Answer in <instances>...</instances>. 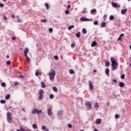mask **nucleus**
<instances>
[{"label": "nucleus", "mask_w": 131, "mask_h": 131, "mask_svg": "<svg viewBox=\"0 0 131 131\" xmlns=\"http://www.w3.org/2000/svg\"><path fill=\"white\" fill-rule=\"evenodd\" d=\"M111 62H112V70L115 71V70L117 69V67H118V63H117L116 60L112 57H111Z\"/></svg>", "instance_id": "obj_1"}, {"label": "nucleus", "mask_w": 131, "mask_h": 131, "mask_svg": "<svg viewBox=\"0 0 131 131\" xmlns=\"http://www.w3.org/2000/svg\"><path fill=\"white\" fill-rule=\"evenodd\" d=\"M48 75L50 76V80H53L55 78V76H56V71L53 69H51L48 73Z\"/></svg>", "instance_id": "obj_2"}, {"label": "nucleus", "mask_w": 131, "mask_h": 131, "mask_svg": "<svg viewBox=\"0 0 131 131\" xmlns=\"http://www.w3.org/2000/svg\"><path fill=\"white\" fill-rule=\"evenodd\" d=\"M7 117L8 122L9 123H12V122L13 121V119H12V113H7Z\"/></svg>", "instance_id": "obj_3"}, {"label": "nucleus", "mask_w": 131, "mask_h": 131, "mask_svg": "<svg viewBox=\"0 0 131 131\" xmlns=\"http://www.w3.org/2000/svg\"><path fill=\"white\" fill-rule=\"evenodd\" d=\"M43 94H45V91H43L42 90H40L39 92V94L40 95L39 96V100H41L42 99L43 97Z\"/></svg>", "instance_id": "obj_4"}, {"label": "nucleus", "mask_w": 131, "mask_h": 131, "mask_svg": "<svg viewBox=\"0 0 131 131\" xmlns=\"http://www.w3.org/2000/svg\"><path fill=\"white\" fill-rule=\"evenodd\" d=\"M85 106H87V108L89 110H91L92 109V104L89 101H87L85 103Z\"/></svg>", "instance_id": "obj_5"}, {"label": "nucleus", "mask_w": 131, "mask_h": 131, "mask_svg": "<svg viewBox=\"0 0 131 131\" xmlns=\"http://www.w3.org/2000/svg\"><path fill=\"white\" fill-rule=\"evenodd\" d=\"M52 110H53L51 108H49L47 110V114L49 115V116H51V115L53 114V112H52Z\"/></svg>", "instance_id": "obj_6"}, {"label": "nucleus", "mask_w": 131, "mask_h": 131, "mask_svg": "<svg viewBox=\"0 0 131 131\" xmlns=\"http://www.w3.org/2000/svg\"><path fill=\"white\" fill-rule=\"evenodd\" d=\"M112 5L114 8H120V5L117 4V3H116L113 2L112 3Z\"/></svg>", "instance_id": "obj_7"}, {"label": "nucleus", "mask_w": 131, "mask_h": 131, "mask_svg": "<svg viewBox=\"0 0 131 131\" xmlns=\"http://www.w3.org/2000/svg\"><path fill=\"white\" fill-rule=\"evenodd\" d=\"M28 53H29V49L27 48H26L25 49V51H24L25 57H27V54H28Z\"/></svg>", "instance_id": "obj_8"}, {"label": "nucleus", "mask_w": 131, "mask_h": 131, "mask_svg": "<svg viewBox=\"0 0 131 131\" xmlns=\"http://www.w3.org/2000/svg\"><path fill=\"white\" fill-rule=\"evenodd\" d=\"M80 20L81 21H85V22H88L89 21H91V19H90L89 18H85L84 17H83L80 18Z\"/></svg>", "instance_id": "obj_9"}, {"label": "nucleus", "mask_w": 131, "mask_h": 131, "mask_svg": "<svg viewBox=\"0 0 131 131\" xmlns=\"http://www.w3.org/2000/svg\"><path fill=\"white\" fill-rule=\"evenodd\" d=\"M89 85L91 90L94 89V85H93V82H92L91 81H89Z\"/></svg>", "instance_id": "obj_10"}, {"label": "nucleus", "mask_w": 131, "mask_h": 131, "mask_svg": "<svg viewBox=\"0 0 131 131\" xmlns=\"http://www.w3.org/2000/svg\"><path fill=\"white\" fill-rule=\"evenodd\" d=\"M97 46V41H94L91 45V47H96Z\"/></svg>", "instance_id": "obj_11"}, {"label": "nucleus", "mask_w": 131, "mask_h": 131, "mask_svg": "<svg viewBox=\"0 0 131 131\" xmlns=\"http://www.w3.org/2000/svg\"><path fill=\"white\" fill-rule=\"evenodd\" d=\"M126 12H127V9H123L121 10V14H122V15H124Z\"/></svg>", "instance_id": "obj_12"}, {"label": "nucleus", "mask_w": 131, "mask_h": 131, "mask_svg": "<svg viewBox=\"0 0 131 131\" xmlns=\"http://www.w3.org/2000/svg\"><path fill=\"white\" fill-rule=\"evenodd\" d=\"M37 113V108H35L32 111V114H36Z\"/></svg>", "instance_id": "obj_13"}, {"label": "nucleus", "mask_w": 131, "mask_h": 131, "mask_svg": "<svg viewBox=\"0 0 131 131\" xmlns=\"http://www.w3.org/2000/svg\"><path fill=\"white\" fill-rule=\"evenodd\" d=\"M41 88H42V89H45V88L47 86V85H46V84H45V82H41Z\"/></svg>", "instance_id": "obj_14"}, {"label": "nucleus", "mask_w": 131, "mask_h": 131, "mask_svg": "<svg viewBox=\"0 0 131 131\" xmlns=\"http://www.w3.org/2000/svg\"><path fill=\"white\" fill-rule=\"evenodd\" d=\"M82 33H83L84 34H86V33H87V32H88V31H86V29L83 28V29H82Z\"/></svg>", "instance_id": "obj_15"}, {"label": "nucleus", "mask_w": 131, "mask_h": 131, "mask_svg": "<svg viewBox=\"0 0 131 131\" xmlns=\"http://www.w3.org/2000/svg\"><path fill=\"white\" fill-rule=\"evenodd\" d=\"M53 91L55 92V93H58V89L56 86L53 88Z\"/></svg>", "instance_id": "obj_16"}, {"label": "nucleus", "mask_w": 131, "mask_h": 131, "mask_svg": "<svg viewBox=\"0 0 131 131\" xmlns=\"http://www.w3.org/2000/svg\"><path fill=\"white\" fill-rule=\"evenodd\" d=\"M109 72H110L109 69L106 68L105 69V74H106V75L109 76Z\"/></svg>", "instance_id": "obj_17"}, {"label": "nucleus", "mask_w": 131, "mask_h": 131, "mask_svg": "<svg viewBox=\"0 0 131 131\" xmlns=\"http://www.w3.org/2000/svg\"><path fill=\"white\" fill-rule=\"evenodd\" d=\"M101 27L102 28L106 27V23L105 22L102 23L101 25Z\"/></svg>", "instance_id": "obj_18"}, {"label": "nucleus", "mask_w": 131, "mask_h": 131, "mask_svg": "<svg viewBox=\"0 0 131 131\" xmlns=\"http://www.w3.org/2000/svg\"><path fill=\"white\" fill-rule=\"evenodd\" d=\"M119 86H120V88H123V86H124V82H120V83H119Z\"/></svg>", "instance_id": "obj_19"}, {"label": "nucleus", "mask_w": 131, "mask_h": 131, "mask_svg": "<svg viewBox=\"0 0 131 131\" xmlns=\"http://www.w3.org/2000/svg\"><path fill=\"white\" fill-rule=\"evenodd\" d=\"M96 124H100V123H101V119H97V120L96 121Z\"/></svg>", "instance_id": "obj_20"}, {"label": "nucleus", "mask_w": 131, "mask_h": 131, "mask_svg": "<svg viewBox=\"0 0 131 131\" xmlns=\"http://www.w3.org/2000/svg\"><path fill=\"white\" fill-rule=\"evenodd\" d=\"M32 127L34 129H36L37 128V125L36 124H33Z\"/></svg>", "instance_id": "obj_21"}, {"label": "nucleus", "mask_w": 131, "mask_h": 131, "mask_svg": "<svg viewBox=\"0 0 131 131\" xmlns=\"http://www.w3.org/2000/svg\"><path fill=\"white\" fill-rule=\"evenodd\" d=\"M26 58L27 61L29 63L30 62V58L27 55V56H25Z\"/></svg>", "instance_id": "obj_22"}, {"label": "nucleus", "mask_w": 131, "mask_h": 131, "mask_svg": "<svg viewBox=\"0 0 131 131\" xmlns=\"http://www.w3.org/2000/svg\"><path fill=\"white\" fill-rule=\"evenodd\" d=\"M35 75L36 76H38V75H41V72H36Z\"/></svg>", "instance_id": "obj_23"}, {"label": "nucleus", "mask_w": 131, "mask_h": 131, "mask_svg": "<svg viewBox=\"0 0 131 131\" xmlns=\"http://www.w3.org/2000/svg\"><path fill=\"white\" fill-rule=\"evenodd\" d=\"M10 97H11V95H10V94H8V95L6 96L5 99H6V100H9V99H10Z\"/></svg>", "instance_id": "obj_24"}, {"label": "nucleus", "mask_w": 131, "mask_h": 131, "mask_svg": "<svg viewBox=\"0 0 131 131\" xmlns=\"http://www.w3.org/2000/svg\"><path fill=\"white\" fill-rule=\"evenodd\" d=\"M76 37H77L78 38H79V37H80V32H78V33L76 34Z\"/></svg>", "instance_id": "obj_25"}, {"label": "nucleus", "mask_w": 131, "mask_h": 131, "mask_svg": "<svg viewBox=\"0 0 131 131\" xmlns=\"http://www.w3.org/2000/svg\"><path fill=\"white\" fill-rule=\"evenodd\" d=\"M69 73L70 74H74L75 72H74V71H73V70H70L69 71Z\"/></svg>", "instance_id": "obj_26"}, {"label": "nucleus", "mask_w": 131, "mask_h": 131, "mask_svg": "<svg viewBox=\"0 0 131 131\" xmlns=\"http://www.w3.org/2000/svg\"><path fill=\"white\" fill-rule=\"evenodd\" d=\"M40 113H42V111L41 110H37V114H40Z\"/></svg>", "instance_id": "obj_27"}, {"label": "nucleus", "mask_w": 131, "mask_h": 131, "mask_svg": "<svg viewBox=\"0 0 131 131\" xmlns=\"http://www.w3.org/2000/svg\"><path fill=\"white\" fill-rule=\"evenodd\" d=\"M72 28H74V26L72 25L68 27L69 30H71V29H72Z\"/></svg>", "instance_id": "obj_28"}, {"label": "nucleus", "mask_w": 131, "mask_h": 131, "mask_svg": "<svg viewBox=\"0 0 131 131\" xmlns=\"http://www.w3.org/2000/svg\"><path fill=\"white\" fill-rule=\"evenodd\" d=\"M109 65H110V63H109V61H106L105 62V66L106 67H109Z\"/></svg>", "instance_id": "obj_29"}, {"label": "nucleus", "mask_w": 131, "mask_h": 131, "mask_svg": "<svg viewBox=\"0 0 131 131\" xmlns=\"http://www.w3.org/2000/svg\"><path fill=\"white\" fill-rule=\"evenodd\" d=\"M41 22L42 23H46V22H48V20H47L46 19H45L43 20L41 19Z\"/></svg>", "instance_id": "obj_30"}, {"label": "nucleus", "mask_w": 131, "mask_h": 131, "mask_svg": "<svg viewBox=\"0 0 131 131\" xmlns=\"http://www.w3.org/2000/svg\"><path fill=\"white\" fill-rule=\"evenodd\" d=\"M54 95H53V94H50V95H49V98H50V99H54Z\"/></svg>", "instance_id": "obj_31"}, {"label": "nucleus", "mask_w": 131, "mask_h": 131, "mask_svg": "<svg viewBox=\"0 0 131 131\" xmlns=\"http://www.w3.org/2000/svg\"><path fill=\"white\" fill-rule=\"evenodd\" d=\"M110 20H114V16H113V15H111L110 16Z\"/></svg>", "instance_id": "obj_32"}, {"label": "nucleus", "mask_w": 131, "mask_h": 131, "mask_svg": "<svg viewBox=\"0 0 131 131\" xmlns=\"http://www.w3.org/2000/svg\"><path fill=\"white\" fill-rule=\"evenodd\" d=\"M1 85H2V86H3V88H5V86H6V83H5V82H2V84H1Z\"/></svg>", "instance_id": "obj_33"}, {"label": "nucleus", "mask_w": 131, "mask_h": 131, "mask_svg": "<svg viewBox=\"0 0 131 131\" xmlns=\"http://www.w3.org/2000/svg\"><path fill=\"white\" fill-rule=\"evenodd\" d=\"M97 12V10L96 9H93L91 10V13H96Z\"/></svg>", "instance_id": "obj_34"}, {"label": "nucleus", "mask_w": 131, "mask_h": 131, "mask_svg": "<svg viewBox=\"0 0 131 131\" xmlns=\"http://www.w3.org/2000/svg\"><path fill=\"white\" fill-rule=\"evenodd\" d=\"M1 103L2 104H6V100H1Z\"/></svg>", "instance_id": "obj_35"}, {"label": "nucleus", "mask_w": 131, "mask_h": 131, "mask_svg": "<svg viewBox=\"0 0 131 131\" xmlns=\"http://www.w3.org/2000/svg\"><path fill=\"white\" fill-rule=\"evenodd\" d=\"M125 76V75H124V74H123L121 76V79H124Z\"/></svg>", "instance_id": "obj_36"}, {"label": "nucleus", "mask_w": 131, "mask_h": 131, "mask_svg": "<svg viewBox=\"0 0 131 131\" xmlns=\"http://www.w3.org/2000/svg\"><path fill=\"white\" fill-rule=\"evenodd\" d=\"M45 6H46V9H49V4L48 3H45Z\"/></svg>", "instance_id": "obj_37"}, {"label": "nucleus", "mask_w": 131, "mask_h": 131, "mask_svg": "<svg viewBox=\"0 0 131 131\" xmlns=\"http://www.w3.org/2000/svg\"><path fill=\"white\" fill-rule=\"evenodd\" d=\"M68 127H69V128H72V125L71 124H68Z\"/></svg>", "instance_id": "obj_38"}, {"label": "nucleus", "mask_w": 131, "mask_h": 131, "mask_svg": "<svg viewBox=\"0 0 131 131\" xmlns=\"http://www.w3.org/2000/svg\"><path fill=\"white\" fill-rule=\"evenodd\" d=\"M47 127H46V126H42L41 127V128L42 129V130H46V128Z\"/></svg>", "instance_id": "obj_39"}, {"label": "nucleus", "mask_w": 131, "mask_h": 131, "mask_svg": "<svg viewBox=\"0 0 131 131\" xmlns=\"http://www.w3.org/2000/svg\"><path fill=\"white\" fill-rule=\"evenodd\" d=\"M54 59H55L56 60H58V59H59V57H58L57 55H55L54 57Z\"/></svg>", "instance_id": "obj_40"}, {"label": "nucleus", "mask_w": 131, "mask_h": 131, "mask_svg": "<svg viewBox=\"0 0 131 131\" xmlns=\"http://www.w3.org/2000/svg\"><path fill=\"white\" fill-rule=\"evenodd\" d=\"M49 32H53V28H50L49 29Z\"/></svg>", "instance_id": "obj_41"}, {"label": "nucleus", "mask_w": 131, "mask_h": 131, "mask_svg": "<svg viewBox=\"0 0 131 131\" xmlns=\"http://www.w3.org/2000/svg\"><path fill=\"white\" fill-rule=\"evenodd\" d=\"M94 25H98V24H99V23H98V21H95L94 22Z\"/></svg>", "instance_id": "obj_42"}, {"label": "nucleus", "mask_w": 131, "mask_h": 131, "mask_svg": "<svg viewBox=\"0 0 131 131\" xmlns=\"http://www.w3.org/2000/svg\"><path fill=\"white\" fill-rule=\"evenodd\" d=\"M4 5L3 3H0V8H4Z\"/></svg>", "instance_id": "obj_43"}, {"label": "nucleus", "mask_w": 131, "mask_h": 131, "mask_svg": "<svg viewBox=\"0 0 131 131\" xmlns=\"http://www.w3.org/2000/svg\"><path fill=\"white\" fill-rule=\"evenodd\" d=\"M3 19H4V20H5V21H7V20H8V18H7V16H4L3 17Z\"/></svg>", "instance_id": "obj_44"}, {"label": "nucleus", "mask_w": 131, "mask_h": 131, "mask_svg": "<svg viewBox=\"0 0 131 131\" xmlns=\"http://www.w3.org/2000/svg\"><path fill=\"white\" fill-rule=\"evenodd\" d=\"M94 107H97V108H99V105H98V103H96L94 104Z\"/></svg>", "instance_id": "obj_45"}, {"label": "nucleus", "mask_w": 131, "mask_h": 131, "mask_svg": "<svg viewBox=\"0 0 131 131\" xmlns=\"http://www.w3.org/2000/svg\"><path fill=\"white\" fill-rule=\"evenodd\" d=\"M115 118L117 119V118H119V115L116 114L115 115Z\"/></svg>", "instance_id": "obj_46"}, {"label": "nucleus", "mask_w": 131, "mask_h": 131, "mask_svg": "<svg viewBox=\"0 0 131 131\" xmlns=\"http://www.w3.org/2000/svg\"><path fill=\"white\" fill-rule=\"evenodd\" d=\"M65 13H66V14L68 15V14H69V10H66L65 11Z\"/></svg>", "instance_id": "obj_47"}, {"label": "nucleus", "mask_w": 131, "mask_h": 131, "mask_svg": "<svg viewBox=\"0 0 131 131\" xmlns=\"http://www.w3.org/2000/svg\"><path fill=\"white\" fill-rule=\"evenodd\" d=\"M11 64V61H7V65H10Z\"/></svg>", "instance_id": "obj_48"}, {"label": "nucleus", "mask_w": 131, "mask_h": 131, "mask_svg": "<svg viewBox=\"0 0 131 131\" xmlns=\"http://www.w3.org/2000/svg\"><path fill=\"white\" fill-rule=\"evenodd\" d=\"M58 115H61L62 114V112L61 111L58 112Z\"/></svg>", "instance_id": "obj_49"}, {"label": "nucleus", "mask_w": 131, "mask_h": 131, "mask_svg": "<svg viewBox=\"0 0 131 131\" xmlns=\"http://www.w3.org/2000/svg\"><path fill=\"white\" fill-rule=\"evenodd\" d=\"M72 48H74L75 47V44H71Z\"/></svg>", "instance_id": "obj_50"}, {"label": "nucleus", "mask_w": 131, "mask_h": 131, "mask_svg": "<svg viewBox=\"0 0 131 131\" xmlns=\"http://www.w3.org/2000/svg\"><path fill=\"white\" fill-rule=\"evenodd\" d=\"M113 81H114V82H115V83H116V82H117V80H116V79H113Z\"/></svg>", "instance_id": "obj_51"}, {"label": "nucleus", "mask_w": 131, "mask_h": 131, "mask_svg": "<svg viewBox=\"0 0 131 131\" xmlns=\"http://www.w3.org/2000/svg\"><path fill=\"white\" fill-rule=\"evenodd\" d=\"M19 77H20L21 78H24V76L22 75H19Z\"/></svg>", "instance_id": "obj_52"}, {"label": "nucleus", "mask_w": 131, "mask_h": 131, "mask_svg": "<svg viewBox=\"0 0 131 131\" xmlns=\"http://www.w3.org/2000/svg\"><path fill=\"white\" fill-rule=\"evenodd\" d=\"M118 40H121V37L119 36L118 38Z\"/></svg>", "instance_id": "obj_53"}, {"label": "nucleus", "mask_w": 131, "mask_h": 131, "mask_svg": "<svg viewBox=\"0 0 131 131\" xmlns=\"http://www.w3.org/2000/svg\"><path fill=\"white\" fill-rule=\"evenodd\" d=\"M124 35V34H121V35H120V37H122V36H123Z\"/></svg>", "instance_id": "obj_54"}, {"label": "nucleus", "mask_w": 131, "mask_h": 131, "mask_svg": "<svg viewBox=\"0 0 131 131\" xmlns=\"http://www.w3.org/2000/svg\"><path fill=\"white\" fill-rule=\"evenodd\" d=\"M16 39V37H12V40H15Z\"/></svg>", "instance_id": "obj_55"}, {"label": "nucleus", "mask_w": 131, "mask_h": 131, "mask_svg": "<svg viewBox=\"0 0 131 131\" xmlns=\"http://www.w3.org/2000/svg\"><path fill=\"white\" fill-rule=\"evenodd\" d=\"M11 17H12V18H15V15H14V14H12V15H11Z\"/></svg>", "instance_id": "obj_56"}, {"label": "nucleus", "mask_w": 131, "mask_h": 131, "mask_svg": "<svg viewBox=\"0 0 131 131\" xmlns=\"http://www.w3.org/2000/svg\"><path fill=\"white\" fill-rule=\"evenodd\" d=\"M23 120H24L25 121H26V117H24Z\"/></svg>", "instance_id": "obj_57"}, {"label": "nucleus", "mask_w": 131, "mask_h": 131, "mask_svg": "<svg viewBox=\"0 0 131 131\" xmlns=\"http://www.w3.org/2000/svg\"><path fill=\"white\" fill-rule=\"evenodd\" d=\"M17 21H18V22H19V23H21V19H18L17 20Z\"/></svg>", "instance_id": "obj_58"}, {"label": "nucleus", "mask_w": 131, "mask_h": 131, "mask_svg": "<svg viewBox=\"0 0 131 131\" xmlns=\"http://www.w3.org/2000/svg\"><path fill=\"white\" fill-rule=\"evenodd\" d=\"M82 14H85V10H84L82 11Z\"/></svg>", "instance_id": "obj_59"}, {"label": "nucleus", "mask_w": 131, "mask_h": 131, "mask_svg": "<svg viewBox=\"0 0 131 131\" xmlns=\"http://www.w3.org/2000/svg\"><path fill=\"white\" fill-rule=\"evenodd\" d=\"M71 8V6L70 5L68 6V9H70Z\"/></svg>", "instance_id": "obj_60"}, {"label": "nucleus", "mask_w": 131, "mask_h": 131, "mask_svg": "<svg viewBox=\"0 0 131 131\" xmlns=\"http://www.w3.org/2000/svg\"><path fill=\"white\" fill-rule=\"evenodd\" d=\"M18 84H19V83H18V82L15 83V85H18Z\"/></svg>", "instance_id": "obj_61"}, {"label": "nucleus", "mask_w": 131, "mask_h": 131, "mask_svg": "<svg viewBox=\"0 0 131 131\" xmlns=\"http://www.w3.org/2000/svg\"><path fill=\"white\" fill-rule=\"evenodd\" d=\"M6 58H7V59H9L10 58V56L7 55L6 56Z\"/></svg>", "instance_id": "obj_62"}, {"label": "nucleus", "mask_w": 131, "mask_h": 131, "mask_svg": "<svg viewBox=\"0 0 131 131\" xmlns=\"http://www.w3.org/2000/svg\"><path fill=\"white\" fill-rule=\"evenodd\" d=\"M23 111L24 112H26V111H25V108H23Z\"/></svg>", "instance_id": "obj_63"}, {"label": "nucleus", "mask_w": 131, "mask_h": 131, "mask_svg": "<svg viewBox=\"0 0 131 131\" xmlns=\"http://www.w3.org/2000/svg\"><path fill=\"white\" fill-rule=\"evenodd\" d=\"M94 131H99V130H98V129H94Z\"/></svg>", "instance_id": "obj_64"}]
</instances>
